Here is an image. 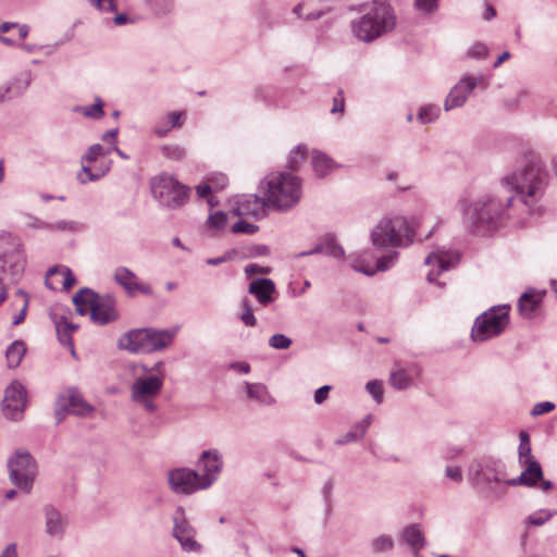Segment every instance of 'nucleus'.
I'll use <instances>...</instances> for the list:
<instances>
[{
  "label": "nucleus",
  "instance_id": "1",
  "mask_svg": "<svg viewBox=\"0 0 557 557\" xmlns=\"http://www.w3.org/2000/svg\"><path fill=\"white\" fill-rule=\"evenodd\" d=\"M549 175L542 158L527 152L522 158L521 169L502 178L505 188L515 190L516 197L529 215L540 214V201L548 185Z\"/></svg>",
  "mask_w": 557,
  "mask_h": 557
},
{
  "label": "nucleus",
  "instance_id": "34",
  "mask_svg": "<svg viewBox=\"0 0 557 557\" xmlns=\"http://www.w3.org/2000/svg\"><path fill=\"white\" fill-rule=\"evenodd\" d=\"M30 81V74L24 73L12 79L7 86L2 87V89L8 90V99L18 97L28 88Z\"/></svg>",
  "mask_w": 557,
  "mask_h": 557
},
{
  "label": "nucleus",
  "instance_id": "6",
  "mask_svg": "<svg viewBox=\"0 0 557 557\" xmlns=\"http://www.w3.org/2000/svg\"><path fill=\"white\" fill-rule=\"evenodd\" d=\"M414 230L405 216L383 218L371 231L374 247H407L413 242Z\"/></svg>",
  "mask_w": 557,
  "mask_h": 557
},
{
  "label": "nucleus",
  "instance_id": "8",
  "mask_svg": "<svg viewBox=\"0 0 557 557\" xmlns=\"http://www.w3.org/2000/svg\"><path fill=\"white\" fill-rule=\"evenodd\" d=\"M150 190L159 205L169 209L183 207L189 198V187L165 172L151 177Z\"/></svg>",
  "mask_w": 557,
  "mask_h": 557
},
{
  "label": "nucleus",
  "instance_id": "2",
  "mask_svg": "<svg viewBox=\"0 0 557 557\" xmlns=\"http://www.w3.org/2000/svg\"><path fill=\"white\" fill-rule=\"evenodd\" d=\"M362 8L363 14L350 23L351 33L359 41L373 42L395 28L397 17L389 2L374 0Z\"/></svg>",
  "mask_w": 557,
  "mask_h": 557
},
{
  "label": "nucleus",
  "instance_id": "35",
  "mask_svg": "<svg viewBox=\"0 0 557 557\" xmlns=\"http://www.w3.org/2000/svg\"><path fill=\"white\" fill-rule=\"evenodd\" d=\"M369 419L370 418H367L363 421H361L360 423L354 425L346 434L338 437L335 441V444L336 445H345V444L355 442V441L363 437V435L366 434L367 429L370 424Z\"/></svg>",
  "mask_w": 557,
  "mask_h": 557
},
{
  "label": "nucleus",
  "instance_id": "53",
  "mask_svg": "<svg viewBox=\"0 0 557 557\" xmlns=\"http://www.w3.org/2000/svg\"><path fill=\"white\" fill-rule=\"evenodd\" d=\"M243 312L240 314V320L246 326H255L257 324V320L255 318L251 306L247 300H244L242 304Z\"/></svg>",
  "mask_w": 557,
  "mask_h": 557
},
{
  "label": "nucleus",
  "instance_id": "10",
  "mask_svg": "<svg viewBox=\"0 0 557 557\" xmlns=\"http://www.w3.org/2000/svg\"><path fill=\"white\" fill-rule=\"evenodd\" d=\"M508 324L506 307H493L479 315L471 331L474 342H484L503 333Z\"/></svg>",
  "mask_w": 557,
  "mask_h": 557
},
{
  "label": "nucleus",
  "instance_id": "40",
  "mask_svg": "<svg viewBox=\"0 0 557 557\" xmlns=\"http://www.w3.org/2000/svg\"><path fill=\"white\" fill-rule=\"evenodd\" d=\"M307 159V147L302 144L296 146L289 153L287 159V168L298 170Z\"/></svg>",
  "mask_w": 557,
  "mask_h": 557
},
{
  "label": "nucleus",
  "instance_id": "54",
  "mask_svg": "<svg viewBox=\"0 0 557 557\" xmlns=\"http://www.w3.org/2000/svg\"><path fill=\"white\" fill-rule=\"evenodd\" d=\"M92 7L101 12H115L117 9L116 0H87Z\"/></svg>",
  "mask_w": 557,
  "mask_h": 557
},
{
  "label": "nucleus",
  "instance_id": "56",
  "mask_svg": "<svg viewBox=\"0 0 557 557\" xmlns=\"http://www.w3.org/2000/svg\"><path fill=\"white\" fill-rule=\"evenodd\" d=\"M157 14H166L172 10V0H147Z\"/></svg>",
  "mask_w": 557,
  "mask_h": 557
},
{
  "label": "nucleus",
  "instance_id": "47",
  "mask_svg": "<svg viewBox=\"0 0 557 557\" xmlns=\"http://www.w3.org/2000/svg\"><path fill=\"white\" fill-rule=\"evenodd\" d=\"M48 231H58V232H71L75 233L79 231V223L75 221H58L55 223H48Z\"/></svg>",
  "mask_w": 557,
  "mask_h": 557
},
{
  "label": "nucleus",
  "instance_id": "36",
  "mask_svg": "<svg viewBox=\"0 0 557 557\" xmlns=\"http://www.w3.org/2000/svg\"><path fill=\"white\" fill-rule=\"evenodd\" d=\"M520 444L518 447V459L520 465H524L525 462L535 461L531 444H530V436L527 431H520L519 433Z\"/></svg>",
  "mask_w": 557,
  "mask_h": 557
},
{
  "label": "nucleus",
  "instance_id": "30",
  "mask_svg": "<svg viewBox=\"0 0 557 557\" xmlns=\"http://www.w3.org/2000/svg\"><path fill=\"white\" fill-rule=\"evenodd\" d=\"M246 393L250 399L257 400L260 405L272 406L275 398L270 394L268 387L262 383L245 382Z\"/></svg>",
  "mask_w": 557,
  "mask_h": 557
},
{
  "label": "nucleus",
  "instance_id": "5",
  "mask_svg": "<svg viewBox=\"0 0 557 557\" xmlns=\"http://www.w3.org/2000/svg\"><path fill=\"white\" fill-rule=\"evenodd\" d=\"M513 199V196L502 199L498 196L484 195L470 203L462 201V210L476 226L496 227L505 218Z\"/></svg>",
  "mask_w": 557,
  "mask_h": 557
},
{
  "label": "nucleus",
  "instance_id": "52",
  "mask_svg": "<svg viewBox=\"0 0 557 557\" xmlns=\"http://www.w3.org/2000/svg\"><path fill=\"white\" fill-rule=\"evenodd\" d=\"M482 478L485 482L487 483H492V482H505L506 483V479H505V473L502 472V471H498L494 468H491V467H486L483 471H482Z\"/></svg>",
  "mask_w": 557,
  "mask_h": 557
},
{
  "label": "nucleus",
  "instance_id": "44",
  "mask_svg": "<svg viewBox=\"0 0 557 557\" xmlns=\"http://www.w3.org/2000/svg\"><path fill=\"white\" fill-rule=\"evenodd\" d=\"M161 151L165 158L171 160H181L185 156V150L176 141L163 145Z\"/></svg>",
  "mask_w": 557,
  "mask_h": 557
},
{
  "label": "nucleus",
  "instance_id": "7",
  "mask_svg": "<svg viewBox=\"0 0 557 557\" xmlns=\"http://www.w3.org/2000/svg\"><path fill=\"white\" fill-rule=\"evenodd\" d=\"M135 379L131 385V399L143 406L148 412H154L157 398L163 388V375L150 374L149 368L145 364L133 367Z\"/></svg>",
  "mask_w": 557,
  "mask_h": 557
},
{
  "label": "nucleus",
  "instance_id": "39",
  "mask_svg": "<svg viewBox=\"0 0 557 557\" xmlns=\"http://www.w3.org/2000/svg\"><path fill=\"white\" fill-rule=\"evenodd\" d=\"M321 243L323 246L324 255L334 258H342L344 256V249L337 244L334 235L326 234L321 238Z\"/></svg>",
  "mask_w": 557,
  "mask_h": 557
},
{
  "label": "nucleus",
  "instance_id": "14",
  "mask_svg": "<svg viewBox=\"0 0 557 557\" xmlns=\"http://www.w3.org/2000/svg\"><path fill=\"white\" fill-rule=\"evenodd\" d=\"M27 407V392L24 385L15 380L4 389L2 401L3 416L12 421H20L24 416Z\"/></svg>",
  "mask_w": 557,
  "mask_h": 557
},
{
  "label": "nucleus",
  "instance_id": "23",
  "mask_svg": "<svg viewBox=\"0 0 557 557\" xmlns=\"http://www.w3.org/2000/svg\"><path fill=\"white\" fill-rule=\"evenodd\" d=\"M178 331V327L172 330H156L147 327V354L161 351L168 348Z\"/></svg>",
  "mask_w": 557,
  "mask_h": 557
},
{
  "label": "nucleus",
  "instance_id": "51",
  "mask_svg": "<svg viewBox=\"0 0 557 557\" xmlns=\"http://www.w3.org/2000/svg\"><path fill=\"white\" fill-rule=\"evenodd\" d=\"M366 388L377 404L383 401V385L381 381H369Z\"/></svg>",
  "mask_w": 557,
  "mask_h": 557
},
{
  "label": "nucleus",
  "instance_id": "24",
  "mask_svg": "<svg viewBox=\"0 0 557 557\" xmlns=\"http://www.w3.org/2000/svg\"><path fill=\"white\" fill-rule=\"evenodd\" d=\"M523 466L525 468L520 473L519 476L506 481V483L508 485H511V486L522 485V486L533 487L536 485V483L540 480H542L543 470H542L541 463L537 460L531 461V462H525Z\"/></svg>",
  "mask_w": 557,
  "mask_h": 557
},
{
  "label": "nucleus",
  "instance_id": "29",
  "mask_svg": "<svg viewBox=\"0 0 557 557\" xmlns=\"http://www.w3.org/2000/svg\"><path fill=\"white\" fill-rule=\"evenodd\" d=\"M184 112H171L164 115L154 126V135L158 137H164L169 134L172 128L181 127L184 123Z\"/></svg>",
  "mask_w": 557,
  "mask_h": 557
},
{
  "label": "nucleus",
  "instance_id": "46",
  "mask_svg": "<svg viewBox=\"0 0 557 557\" xmlns=\"http://www.w3.org/2000/svg\"><path fill=\"white\" fill-rule=\"evenodd\" d=\"M48 275H60L63 278V288L69 290L76 282L75 276L69 268H52L49 270Z\"/></svg>",
  "mask_w": 557,
  "mask_h": 557
},
{
  "label": "nucleus",
  "instance_id": "20",
  "mask_svg": "<svg viewBox=\"0 0 557 557\" xmlns=\"http://www.w3.org/2000/svg\"><path fill=\"white\" fill-rule=\"evenodd\" d=\"M267 206H270V203L264 195L263 197L258 195H247L237 200L233 212L236 215H247L260 219L265 214Z\"/></svg>",
  "mask_w": 557,
  "mask_h": 557
},
{
  "label": "nucleus",
  "instance_id": "25",
  "mask_svg": "<svg viewBox=\"0 0 557 557\" xmlns=\"http://www.w3.org/2000/svg\"><path fill=\"white\" fill-rule=\"evenodd\" d=\"M249 294L253 295L258 302L267 306L274 301L273 295L275 294V284L271 278H256L249 283Z\"/></svg>",
  "mask_w": 557,
  "mask_h": 557
},
{
  "label": "nucleus",
  "instance_id": "62",
  "mask_svg": "<svg viewBox=\"0 0 557 557\" xmlns=\"http://www.w3.org/2000/svg\"><path fill=\"white\" fill-rule=\"evenodd\" d=\"M344 109H345V99H344V95H343V91L339 90L337 92V96H335L333 98V106L330 110V112L332 114H336V113H343L344 112Z\"/></svg>",
  "mask_w": 557,
  "mask_h": 557
},
{
  "label": "nucleus",
  "instance_id": "60",
  "mask_svg": "<svg viewBox=\"0 0 557 557\" xmlns=\"http://www.w3.org/2000/svg\"><path fill=\"white\" fill-rule=\"evenodd\" d=\"M332 491H333V481L329 480L324 483L322 487V495L326 505V513L331 512V500H332Z\"/></svg>",
  "mask_w": 557,
  "mask_h": 557
},
{
  "label": "nucleus",
  "instance_id": "59",
  "mask_svg": "<svg viewBox=\"0 0 557 557\" xmlns=\"http://www.w3.org/2000/svg\"><path fill=\"white\" fill-rule=\"evenodd\" d=\"M67 413H71V411L69 410L67 398L60 397L57 401L55 409L57 422H61Z\"/></svg>",
  "mask_w": 557,
  "mask_h": 557
},
{
  "label": "nucleus",
  "instance_id": "57",
  "mask_svg": "<svg viewBox=\"0 0 557 557\" xmlns=\"http://www.w3.org/2000/svg\"><path fill=\"white\" fill-rule=\"evenodd\" d=\"M258 231V226L246 221H238L232 226V232L235 234L245 233V234H253Z\"/></svg>",
  "mask_w": 557,
  "mask_h": 557
},
{
  "label": "nucleus",
  "instance_id": "18",
  "mask_svg": "<svg viewBox=\"0 0 557 557\" xmlns=\"http://www.w3.org/2000/svg\"><path fill=\"white\" fill-rule=\"evenodd\" d=\"M113 278L115 283L122 286L129 296H134L137 293L152 295L151 286L148 283L140 282L137 275L126 267L116 268Z\"/></svg>",
  "mask_w": 557,
  "mask_h": 557
},
{
  "label": "nucleus",
  "instance_id": "45",
  "mask_svg": "<svg viewBox=\"0 0 557 557\" xmlns=\"http://www.w3.org/2000/svg\"><path fill=\"white\" fill-rule=\"evenodd\" d=\"M374 553H383L392 550L394 547V540L391 535H380L371 543Z\"/></svg>",
  "mask_w": 557,
  "mask_h": 557
},
{
  "label": "nucleus",
  "instance_id": "61",
  "mask_svg": "<svg viewBox=\"0 0 557 557\" xmlns=\"http://www.w3.org/2000/svg\"><path fill=\"white\" fill-rule=\"evenodd\" d=\"M554 408L555 405L550 401L537 403L536 405H534L531 414L534 417L541 416L550 412L552 410H554Z\"/></svg>",
  "mask_w": 557,
  "mask_h": 557
},
{
  "label": "nucleus",
  "instance_id": "58",
  "mask_svg": "<svg viewBox=\"0 0 557 557\" xmlns=\"http://www.w3.org/2000/svg\"><path fill=\"white\" fill-rule=\"evenodd\" d=\"M226 213L223 211H216L209 215V224L215 228H223L226 225Z\"/></svg>",
  "mask_w": 557,
  "mask_h": 557
},
{
  "label": "nucleus",
  "instance_id": "43",
  "mask_svg": "<svg viewBox=\"0 0 557 557\" xmlns=\"http://www.w3.org/2000/svg\"><path fill=\"white\" fill-rule=\"evenodd\" d=\"M441 109L436 104L422 106L418 112V121L421 124H426L436 120L440 115Z\"/></svg>",
  "mask_w": 557,
  "mask_h": 557
},
{
  "label": "nucleus",
  "instance_id": "26",
  "mask_svg": "<svg viewBox=\"0 0 557 557\" xmlns=\"http://www.w3.org/2000/svg\"><path fill=\"white\" fill-rule=\"evenodd\" d=\"M400 540L407 544L413 553H419L425 546V539L419 523L407 525L400 533Z\"/></svg>",
  "mask_w": 557,
  "mask_h": 557
},
{
  "label": "nucleus",
  "instance_id": "22",
  "mask_svg": "<svg viewBox=\"0 0 557 557\" xmlns=\"http://www.w3.org/2000/svg\"><path fill=\"white\" fill-rule=\"evenodd\" d=\"M45 516V531L46 533L55 539L63 537L66 527L67 519L62 515L54 506L45 505L42 508Z\"/></svg>",
  "mask_w": 557,
  "mask_h": 557
},
{
  "label": "nucleus",
  "instance_id": "15",
  "mask_svg": "<svg viewBox=\"0 0 557 557\" xmlns=\"http://www.w3.org/2000/svg\"><path fill=\"white\" fill-rule=\"evenodd\" d=\"M482 86L486 88L487 83L482 76H465L461 78L450 90L448 96L445 99L444 108L446 111H449L455 108L461 107L466 101L471 91L478 87Z\"/></svg>",
  "mask_w": 557,
  "mask_h": 557
},
{
  "label": "nucleus",
  "instance_id": "19",
  "mask_svg": "<svg viewBox=\"0 0 557 557\" xmlns=\"http://www.w3.org/2000/svg\"><path fill=\"white\" fill-rule=\"evenodd\" d=\"M116 300L111 295H99L92 307L91 320L99 325H104L117 320Z\"/></svg>",
  "mask_w": 557,
  "mask_h": 557
},
{
  "label": "nucleus",
  "instance_id": "3",
  "mask_svg": "<svg viewBox=\"0 0 557 557\" xmlns=\"http://www.w3.org/2000/svg\"><path fill=\"white\" fill-rule=\"evenodd\" d=\"M25 264L21 239L10 234L0 236V306L8 298L9 285L21 278Z\"/></svg>",
  "mask_w": 557,
  "mask_h": 557
},
{
  "label": "nucleus",
  "instance_id": "38",
  "mask_svg": "<svg viewBox=\"0 0 557 557\" xmlns=\"http://www.w3.org/2000/svg\"><path fill=\"white\" fill-rule=\"evenodd\" d=\"M69 410L76 416H88L92 407L88 405L79 395H71L67 398Z\"/></svg>",
  "mask_w": 557,
  "mask_h": 557
},
{
  "label": "nucleus",
  "instance_id": "37",
  "mask_svg": "<svg viewBox=\"0 0 557 557\" xmlns=\"http://www.w3.org/2000/svg\"><path fill=\"white\" fill-rule=\"evenodd\" d=\"M412 382V376L405 369L393 371L389 375V384L398 391L410 387Z\"/></svg>",
  "mask_w": 557,
  "mask_h": 557
},
{
  "label": "nucleus",
  "instance_id": "49",
  "mask_svg": "<svg viewBox=\"0 0 557 557\" xmlns=\"http://www.w3.org/2000/svg\"><path fill=\"white\" fill-rule=\"evenodd\" d=\"M270 347L274 349H288L292 345V339L284 334H274L269 338Z\"/></svg>",
  "mask_w": 557,
  "mask_h": 557
},
{
  "label": "nucleus",
  "instance_id": "21",
  "mask_svg": "<svg viewBox=\"0 0 557 557\" xmlns=\"http://www.w3.org/2000/svg\"><path fill=\"white\" fill-rule=\"evenodd\" d=\"M147 327L134 329L117 339V347L132 354H147Z\"/></svg>",
  "mask_w": 557,
  "mask_h": 557
},
{
  "label": "nucleus",
  "instance_id": "42",
  "mask_svg": "<svg viewBox=\"0 0 557 557\" xmlns=\"http://www.w3.org/2000/svg\"><path fill=\"white\" fill-rule=\"evenodd\" d=\"M75 111L82 113L83 115H85L89 119L98 120V119L102 117L104 114L103 102L100 98H97L96 102L94 104L85 106V107H76Z\"/></svg>",
  "mask_w": 557,
  "mask_h": 557
},
{
  "label": "nucleus",
  "instance_id": "32",
  "mask_svg": "<svg viewBox=\"0 0 557 557\" xmlns=\"http://www.w3.org/2000/svg\"><path fill=\"white\" fill-rule=\"evenodd\" d=\"M26 350V345L23 341H14L5 351L8 367L11 369L17 368L21 364Z\"/></svg>",
  "mask_w": 557,
  "mask_h": 557
},
{
  "label": "nucleus",
  "instance_id": "64",
  "mask_svg": "<svg viewBox=\"0 0 557 557\" xmlns=\"http://www.w3.org/2000/svg\"><path fill=\"white\" fill-rule=\"evenodd\" d=\"M210 185L212 189L221 190L227 185V177L224 174H216L210 177Z\"/></svg>",
  "mask_w": 557,
  "mask_h": 557
},
{
  "label": "nucleus",
  "instance_id": "31",
  "mask_svg": "<svg viewBox=\"0 0 557 557\" xmlns=\"http://www.w3.org/2000/svg\"><path fill=\"white\" fill-rule=\"evenodd\" d=\"M541 296L534 292L523 293L518 300V310L523 318H532L539 304Z\"/></svg>",
  "mask_w": 557,
  "mask_h": 557
},
{
  "label": "nucleus",
  "instance_id": "27",
  "mask_svg": "<svg viewBox=\"0 0 557 557\" xmlns=\"http://www.w3.org/2000/svg\"><path fill=\"white\" fill-rule=\"evenodd\" d=\"M311 165L318 178L329 176L338 168V164L333 159L320 151L312 152Z\"/></svg>",
  "mask_w": 557,
  "mask_h": 557
},
{
  "label": "nucleus",
  "instance_id": "13",
  "mask_svg": "<svg viewBox=\"0 0 557 557\" xmlns=\"http://www.w3.org/2000/svg\"><path fill=\"white\" fill-rule=\"evenodd\" d=\"M168 483L175 494L191 495L198 491L210 487V480L198 478V471L189 468H176L168 473Z\"/></svg>",
  "mask_w": 557,
  "mask_h": 557
},
{
  "label": "nucleus",
  "instance_id": "48",
  "mask_svg": "<svg viewBox=\"0 0 557 557\" xmlns=\"http://www.w3.org/2000/svg\"><path fill=\"white\" fill-rule=\"evenodd\" d=\"M414 9L423 14H433L438 9V0H414Z\"/></svg>",
  "mask_w": 557,
  "mask_h": 557
},
{
  "label": "nucleus",
  "instance_id": "9",
  "mask_svg": "<svg viewBox=\"0 0 557 557\" xmlns=\"http://www.w3.org/2000/svg\"><path fill=\"white\" fill-rule=\"evenodd\" d=\"M110 152L111 147L106 148L100 144L90 146L82 157V171L78 173V181L86 184L103 177L112 164V160L109 158Z\"/></svg>",
  "mask_w": 557,
  "mask_h": 557
},
{
  "label": "nucleus",
  "instance_id": "12",
  "mask_svg": "<svg viewBox=\"0 0 557 557\" xmlns=\"http://www.w3.org/2000/svg\"><path fill=\"white\" fill-rule=\"evenodd\" d=\"M172 536L178 542L184 553H200L202 545L196 539L197 531L189 522L184 508L178 507L172 517Z\"/></svg>",
  "mask_w": 557,
  "mask_h": 557
},
{
  "label": "nucleus",
  "instance_id": "11",
  "mask_svg": "<svg viewBox=\"0 0 557 557\" xmlns=\"http://www.w3.org/2000/svg\"><path fill=\"white\" fill-rule=\"evenodd\" d=\"M8 468L11 482L28 493L36 475V462L32 455L26 450H17L9 458Z\"/></svg>",
  "mask_w": 557,
  "mask_h": 557
},
{
  "label": "nucleus",
  "instance_id": "41",
  "mask_svg": "<svg viewBox=\"0 0 557 557\" xmlns=\"http://www.w3.org/2000/svg\"><path fill=\"white\" fill-rule=\"evenodd\" d=\"M398 257V252L396 251H393L386 256H383L382 258L377 259L376 261V268L375 270H369V269H366V268H361V269H357L358 271L367 274V275H372L374 274L376 271H386L388 269H391L396 259Z\"/></svg>",
  "mask_w": 557,
  "mask_h": 557
},
{
  "label": "nucleus",
  "instance_id": "4",
  "mask_svg": "<svg viewBox=\"0 0 557 557\" xmlns=\"http://www.w3.org/2000/svg\"><path fill=\"white\" fill-rule=\"evenodd\" d=\"M261 187L270 206L283 211L295 207L302 195L301 180L285 172L268 175Z\"/></svg>",
  "mask_w": 557,
  "mask_h": 557
},
{
  "label": "nucleus",
  "instance_id": "17",
  "mask_svg": "<svg viewBox=\"0 0 557 557\" xmlns=\"http://www.w3.org/2000/svg\"><path fill=\"white\" fill-rule=\"evenodd\" d=\"M459 261V253L454 251H447L443 249H438L436 251H432L425 258V264L436 267V269H432L426 278L430 283L436 282V278L443 271H447L453 268Z\"/></svg>",
  "mask_w": 557,
  "mask_h": 557
},
{
  "label": "nucleus",
  "instance_id": "55",
  "mask_svg": "<svg viewBox=\"0 0 557 557\" xmlns=\"http://www.w3.org/2000/svg\"><path fill=\"white\" fill-rule=\"evenodd\" d=\"M468 55L473 59H485L488 55V48L483 42H475L468 50Z\"/></svg>",
  "mask_w": 557,
  "mask_h": 557
},
{
  "label": "nucleus",
  "instance_id": "16",
  "mask_svg": "<svg viewBox=\"0 0 557 557\" xmlns=\"http://www.w3.org/2000/svg\"><path fill=\"white\" fill-rule=\"evenodd\" d=\"M223 467L221 455L218 450H203L197 461L198 478L202 483L203 480H210V486L218 480Z\"/></svg>",
  "mask_w": 557,
  "mask_h": 557
},
{
  "label": "nucleus",
  "instance_id": "28",
  "mask_svg": "<svg viewBox=\"0 0 557 557\" xmlns=\"http://www.w3.org/2000/svg\"><path fill=\"white\" fill-rule=\"evenodd\" d=\"M98 294L90 288H82L73 296V304L78 314L85 315L86 313L92 314V307L97 301Z\"/></svg>",
  "mask_w": 557,
  "mask_h": 557
},
{
  "label": "nucleus",
  "instance_id": "33",
  "mask_svg": "<svg viewBox=\"0 0 557 557\" xmlns=\"http://www.w3.org/2000/svg\"><path fill=\"white\" fill-rule=\"evenodd\" d=\"M77 329V325L67 322L65 319L57 322V333L60 343L70 348L72 355H75L74 344L72 339V333Z\"/></svg>",
  "mask_w": 557,
  "mask_h": 557
},
{
  "label": "nucleus",
  "instance_id": "50",
  "mask_svg": "<svg viewBox=\"0 0 557 557\" xmlns=\"http://www.w3.org/2000/svg\"><path fill=\"white\" fill-rule=\"evenodd\" d=\"M553 517V512L549 510L541 509L533 512L528 517V522L532 525H543Z\"/></svg>",
  "mask_w": 557,
  "mask_h": 557
},
{
  "label": "nucleus",
  "instance_id": "63",
  "mask_svg": "<svg viewBox=\"0 0 557 557\" xmlns=\"http://www.w3.org/2000/svg\"><path fill=\"white\" fill-rule=\"evenodd\" d=\"M26 226L36 230H47L48 223L30 214L25 215Z\"/></svg>",
  "mask_w": 557,
  "mask_h": 557
}]
</instances>
